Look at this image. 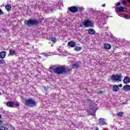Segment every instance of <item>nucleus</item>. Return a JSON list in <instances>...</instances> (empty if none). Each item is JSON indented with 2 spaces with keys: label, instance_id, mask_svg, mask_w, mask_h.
<instances>
[{
  "label": "nucleus",
  "instance_id": "1",
  "mask_svg": "<svg viewBox=\"0 0 130 130\" xmlns=\"http://www.w3.org/2000/svg\"><path fill=\"white\" fill-rule=\"evenodd\" d=\"M71 71L69 67H66V66H59L56 67L53 70V72L57 75H63V74H68Z\"/></svg>",
  "mask_w": 130,
  "mask_h": 130
},
{
  "label": "nucleus",
  "instance_id": "2",
  "mask_svg": "<svg viewBox=\"0 0 130 130\" xmlns=\"http://www.w3.org/2000/svg\"><path fill=\"white\" fill-rule=\"evenodd\" d=\"M43 22V19L39 18L38 20L33 19H29L28 20H25L24 23L27 27H32L33 26H37L39 23Z\"/></svg>",
  "mask_w": 130,
  "mask_h": 130
},
{
  "label": "nucleus",
  "instance_id": "3",
  "mask_svg": "<svg viewBox=\"0 0 130 130\" xmlns=\"http://www.w3.org/2000/svg\"><path fill=\"white\" fill-rule=\"evenodd\" d=\"M25 104L26 106H28V107H34V106H36L37 105V102L31 99H28L25 100Z\"/></svg>",
  "mask_w": 130,
  "mask_h": 130
},
{
  "label": "nucleus",
  "instance_id": "4",
  "mask_svg": "<svg viewBox=\"0 0 130 130\" xmlns=\"http://www.w3.org/2000/svg\"><path fill=\"white\" fill-rule=\"evenodd\" d=\"M121 78H122L121 74H114L112 75L111 80H112L113 81L121 82Z\"/></svg>",
  "mask_w": 130,
  "mask_h": 130
},
{
  "label": "nucleus",
  "instance_id": "5",
  "mask_svg": "<svg viewBox=\"0 0 130 130\" xmlns=\"http://www.w3.org/2000/svg\"><path fill=\"white\" fill-rule=\"evenodd\" d=\"M126 11H127V8H124L122 6L117 7V14L118 16H120V17H122V15H120V13H121V12H126Z\"/></svg>",
  "mask_w": 130,
  "mask_h": 130
},
{
  "label": "nucleus",
  "instance_id": "6",
  "mask_svg": "<svg viewBox=\"0 0 130 130\" xmlns=\"http://www.w3.org/2000/svg\"><path fill=\"white\" fill-rule=\"evenodd\" d=\"M83 25L85 28H87V27H92L93 26V23L90 20L87 19L83 22Z\"/></svg>",
  "mask_w": 130,
  "mask_h": 130
},
{
  "label": "nucleus",
  "instance_id": "7",
  "mask_svg": "<svg viewBox=\"0 0 130 130\" xmlns=\"http://www.w3.org/2000/svg\"><path fill=\"white\" fill-rule=\"evenodd\" d=\"M68 10L71 13H77L78 11H79V9H78V7L76 6H72L71 7L68 8Z\"/></svg>",
  "mask_w": 130,
  "mask_h": 130
},
{
  "label": "nucleus",
  "instance_id": "8",
  "mask_svg": "<svg viewBox=\"0 0 130 130\" xmlns=\"http://www.w3.org/2000/svg\"><path fill=\"white\" fill-rule=\"evenodd\" d=\"M96 110H95V107H93L92 108H90L89 110V115H92V116H94Z\"/></svg>",
  "mask_w": 130,
  "mask_h": 130
},
{
  "label": "nucleus",
  "instance_id": "9",
  "mask_svg": "<svg viewBox=\"0 0 130 130\" xmlns=\"http://www.w3.org/2000/svg\"><path fill=\"white\" fill-rule=\"evenodd\" d=\"M99 124L101 125H106L107 124V123L106 122V121H105V119L103 118H101L99 119Z\"/></svg>",
  "mask_w": 130,
  "mask_h": 130
},
{
  "label": "nucleus",
  "instance_id": "10",
  "mask_svg": "<svg viewBox=\"0 0 130 130\" xmlns=\"http://www.w3.org/2000/svg\"><path fill=\"white\" fill-rule=\"evenodd\" d=\"M13 55H16V51L14 49H11L9 50L8 56H13Z\"/></svg>",
  "mask_w": 130,
  "mask_h": 130
},
{
  "label": "nucleus",
  "instance_id": "11",
  "mask_svg": "<svg viewBox=\"0 0 130 130\" xmlns=\"http://www.w3.org/2000/svg\"><path fill=\"white\" fill-rule=\"evenodd\" d=\"M123 90L125 91V92H127L130 91V85L126 84L123 87Z\"/></svg>",
  "mask_w": 130,
  "mask_h": 130
},
{
  "label": "nucleus",
  "instance_id": "12",
  "mask_svg": "<svg viewBox=\"0 0 130 130\" xmlns=\"http://www.w3.org/2000/svg\"><path fill=\"white\" fill-rule=\"evenodd\" d=\"M88 33L89 35H95L96 31L93 28H89L88 29Z\"/></svg>",
  "mask_w": 130,
  "mask_h": 130
},
{
  "label": "nucleus",
  "instance_id": "13",
  "mask_svg": "<svg viewBox=\"0 0 130 130\" xmlns=\"http://www.w3.org/2000/svg\"><path fill=\"white\" fill-rule=\"evenodd\" d=\"M6 106L8 107H14L15 106V103L14 102L9 101L6 103Z\"/></svg>",
  "mask_w": 130,
  "mask_h": 130
},
{
  "label": "nucleus",
  "instance_id": "14",
  "mask_svg": "<svg viewBox=\"0 0 130 130\" xmlns=\"http://www.w3.org/2000/svg\"><path fill=\"white\" fill-rule=\"evenodd\" d=\"M123 82L124 84H129V83L130 82L129 77L127 76L125 77L124 79L123 80Z\"/></svg>",
  "mask_w": 130,
  "mask_h": 130
},
{
  "label": "nucleus",
  "instance_id": "15",
  "mask_svg": "<svg viewBox=\"0 0 130 130\" xmlns=\"http://www.w3.org/2000/svg\"><path fill=\"white\" fill-rule=\"evenodd\" d=\"M68 45H69L70 47H75L76 46V42H75L74 41H71L68 42Z\"/></svg>",
  "mask_w": 130,
  "mask_h": 130
},
{
  "label": "nucleus",
  "instance_id": "16",
  "mask_svg": "<svg viewBox=\"0 0 130 130\" xmlns=\"http://www.w3.org/2000/svg\"><path fill=\"white\" fill-rule=\"evenodd\" d=\"M6 51H3L0 52V58H1L2 59H3V58H5V57H6Z\"/></svg>",
  "mask_w": 130,
  "mask_h": 130
},
{
  "label": "nucleus",
  "instance_id": "17",
  "mask_svg": "<svg viewBox=\"0 0 130 130\" xmlns=\"http://www.w3.org/2000/svg\"><path fill=\"white\" fill-rule=\"evenodd\" d=\"M119 90V87H118V85H114L113 86V91L114 92H118Z\"/></svg>",
  "mask_w": 130,
  "mask_h": 130
},
{
  "label": "nucleus",
  "instance_id": "18",
  "mask_svg": "<svg viewBox=\"0 0 130 130\" xmlns=\"http://www.w3.org/2000/svg\"><path fill=\"white\" fill-rule=\"evenodd\" d=\"M104 48H105V49H108L109 50L111 48V45H110V44H105L104 45Z\"/></svg>",
  "mask_w": 130,
  "mask_h": 130
},
{
  "label": "nucleus",
  "instance_id": "19",
  "mask_svg": "<svg viewBox=\"0 0 130 130\" xmlns=\"http://www.w3.org/2000/svg\"><path fill=\"white\" fill-rule=\"evenodd\" d=\"M5 9L8 12H10L12 10V6L10 5H7L5 6Z\"/></svg>",
  "mask_w": 130,
  "mask_h": 130
},
{
  "label": "nucleus",
  "instance_id": "20",
  "mask_svg": "<svg viewBox=\"0 0 130 130\" xmlns=\"http://www.w3.org/2000/svg\"><path fill=\"white\" fill-rule=\"evenodd\" d=\"M72 67L73 69H78L79 67H80V65L78 64V63H75L73 64Z\"/></svg>",
  "mask_w": 130,
  "mask_h": 130
},
{
  "label": "nucleus",
  "instance_id": "21",
  "mask_svg": "<svg viewBox=\"0 0 130 130\" xmlns=\"http://www.w3.org/2000/svg\"><path fill=\"white\" fill-rule=\"evenodd\" d=\"M81 49H82V47L80 46H75L74 48V50H75V51H80Z\"/></svg>",
  "mask_w": 130,
  "mask_h": 130
},
{
  "label": "nucleus",
  "instance_id": "22",
  "mask_svg": "<svg viewBox=\"0 0 130 130\" xmlns=\"http://www.w3.org/2000/svg\"><path fill=\"white\" fill-rule=\"evenodd\" d=\"M43 10L45 11V12H49V11H50V12H52V10L51 9H50L49 8H48V7H45L43 8Z\"/></svg>",
  "mask_w": 130,
  "mask_h": 130
},
{
  "label": "nucleus",
  "instance_id": "23",
  "mask_svg": "<svg viewBox=\"0 0 130 130\" xmlns=\"http://www.w3.org/2000/svg\"><path fill=\"white\" fill-rule=\"evenodd\" d=\"M50 40L53 43H55V42H56V38L55 37L50 38Z\"/></svg>",
  "mask_w": 130,
  "mask_h": 130
},
{
  "label": "nucleus",
  "instance_id": "24",
  "mask_svg": "<svg viewBox=\"0 0 130 130\" xmlns=\"http://www.w3.org/2000/svg\"><path fill=\"white\" fill-rule=\"evenodd\" d=\"M117 115H118V116H120V117H122V116H123V112H119L117 113Z\"/></svg>",
  "mask_w": 130,
  "mask_h": 130
},
{
  "label": "nucleus",
  "instance_id": "25",
  "mask_svg": "<svg viewBox=\"0 0 130 130\" xmlns=\"http://www.w3.org/2000/svg\"><path fill=\"white\" fill-rule=\"evenodd\" d=\"M0 130H9L8 128L4 126H0Z\"/></svg>",
  "mask_w": 130,
  "mask_h": 130
},
{
  "label": "nucleus",
  "instance_id": "26",
  "mask_svg": "<svg viewBox=\"0 0 130 130\" xmlns=\"http://www.w3.org/2000/svg\"><path fill=\"white\" fill-rule=\"evenodd\" d=\"M5 63H6L5 60H4V59L1 60L0 59V64H4Z\"/></svg>",
  "mask_w": 130,
  "mask_h": 130
},
{
  "label": "nucleus",
  "instance_id": "27",
  "mask_svg": "<svg viewBox=\"0 0 130 130\" xmlns=\"http://www.w3.org/2000/svg\"><path fill=\"white\" fill-rule=\"evenodd\" d=\"M87 101L88 103H89V104H92V103H93V101H92V100L90 99H87Z\"/></svg>",
  "mask_w": 130,
  "mask_h": 130
},
{
  "label": "nucleus",
  "instance_id": "28",
  "mask_svg": "<svg viewBox=\"0 0 130 130\" xmlns=\"http://www.w3.org/2000/svg\"><path fill=\"white\" fill-rule=\"evenodd\" d=\"M123 16V15H122V17ZM123 17L125 18V19H127V20H128V19H129V16L128 15H125L123 16Z\"/></svg>",
  "mask_w": 130,
  "mask_h": 130
},
{
  "label": "nucleus",
  "instance_id": "29",
  "mask_svg": "<svg viewBox=\"0 0 130 130\" xmlns=\"http://www.w3.org/2000/svg\"><path fill=\"white\" fill-rule=\"evenodd\" d=\"M89 13L93 14L94 13H95V11L93 9H89Z\"/></svg>",
  "mask_w": 130,
  "mask_h": 130
},
{
  "label": "nucleus",
  "instance_id": "30",
  "mask_svg": "<svg viewBox=\"0 0 130 130\" xmlns=\"http://www.w3.org/2000/svg\"><path fill=\"white\" fill-rule=\"evenodd\" d=\"M98 94H103V91H102V90H99V91H98Z\"/></svg>",
  "mask_w": 130,
  "mask_h": 130
},
{
  "label": "nucleus",
  "instance_id": "31",
  "mask_svg": "<svg viewBox=\"0 0 130 130\" xmlns=\"http://www.w3.org/2000/svg\"><path fill=\"white\" fill-rule=\"evenodd\" d=\"M110 37H111V38H112L113 41H115V38H114V37H113V35H111L110 36Z\"/></svg>",
  "mask_w": 130,
  "mask_h": 130
},
{
  "label": "nucleus",
  "instance_id": "32",
  "mask_svg": "<svg viewBox=\"0 0 130 130\" xmlns=\"http://www.w3.org/2000/svg\"><path fill=\"white\" fill-rule=\"evenodd\" d=\"M4 14V12L3 10H2L1 9H0V15H3Z\"/></svg>",
  "mask_w": 130,
  "mask_h": 130
},
{
  "label": "nucleus",
  "instance_id": "33",
  "mask_svg": "<svg viewBox=\"0 0 130 130\" xmlns=\"http://www.w3.org/2000/svg\"><path fill=\"white\" fill-rule=\"evenodd\" d=\"M14 105H15L16 107H18V106H20V103H17L15 105L14 104Z\"/></svg>",
  "mask_w": 130,
  "mask_h": 130
},
{
  "label": "nucleus",
  "instance_id": "34",
  "mask_svg": "<svg viewBox=\"0 0 130 130\" xmlns=\"http://www.w3.org/2000/svg\"><path fill=\"white\" fill-rule=\"evenodd\" d=\"M120 3L118 2V3L116 4V7H119V6H120Z\"/></svg>",
  "mask_w": 130,
  "mask_h": 130
},
{
  "label": "nucleus",
  "instance_id": "35",
  "mask_svg": "<svg viewBox=\"0 0 130 130\" xmlns=\"http://www.w3.org/2000/svg\"><path fill=\"white\" fill-rule=\"evenodd\" d=\"M122 4H123V5H125V4H126V2H125V1H123L122 2Z\"/></svg>",
  "mask_w": 130,
  "mask_h": 130
},
{
  "label": "nucleus",
  "instance_id": "36",
  "mask_svg": "<svg viewBox=\"0 0 130 130\" xmlns=\"http://www.w3.org/2000/svg\"><path fill=\"white\" fill-rule=\"evenodd\" d=\"M118 87H120V88H121V87H122V84L119 85Z\"/></svg>",
  "mask_w": 130,
  "mask_h": 130
},
{
  "label": "nucleus",
  "instance_id": "37",
  "mask_svg": "<svg viewBox=\"0 0 130 130\" xmlns=\"http://www.w3.org/2000/svg\"><path fill=\"white\" fill-rule=\"evenodd\" d=\"M0 124H3V121L2 120H0Z\"/></svg>",
  "mask_w": 130,
  "mask_h": 130
},
{
  "label": "nucleus",
  "instance_id": "38",
  "mask_svg": "<svg viewBox=\"0 0 130 130\" xmlns=\"http://www.w3.org/2000/svg\"><path fill=\"white\" fill-rule=\"evenodd\" d=\"M105 6H106V4H103V5H102V7H103V8H104V7H105Z\"/></svg>",
  "mask_w": 130,
  "mask_h": 130
},
{
  "label": "nucleus",
  "instance_id": "39",
  "mask_svg": "<svg viewBox=\"0 0 130 130\" xmlns=\"http://www.w3.org/2000/svg\"><path fill=\"white\" fill-rule=\"evenodd\" d=\"M94 129H95V130H99V128H98V127H96V128H95Z\"/></svg>",
  "mask_w": 130,
  "mask_h": 130
},
{
  "label": "nucleus",
  "instance_id": "40",
  "mask_svg": "<svg viewBox=\"0 0 130 130\" xmlns=\"http://www.w3.org/2000/svg\"><path fill=\"white\" fill-rule=\"evenodd\" d=\"M123 104H126V102H124L123 103Z\"/></svg>",
  "mask_w": 130,
  "mask_h": 130
},
{
  "label": "nucleus",
  "instance_id": "41",
  "mask_svg": "<svg viewBox=\"0 0 130 130\" xmlns=\"http://www.w3.org/2000/svg\"><path fill=\"white\" fill-rule=\"evenodd\" d=\"M57 50H58V51H60V49H57Z\"/></svg>",
  "mask_w": 130,
  "mask_h": 130
},
{
  "label": "nucleus",
  "instance_id": "42",
  "mask_svg": "<svg viewBox=\"0 0 130 130\" xmlns=\"http://www.w3.org/2000/svg\"><path fill=\"white\" fill-rule=\"evenodd\" d=\"M2 118V115L0 114V119Z\"/></svg>",
  "mask_w": 130,
  "mask_h": 130
},
{
  "label": "nucleus",
  "instance_id": "43",
  "mask_svg": "<svg viewBox=\"0 0 130 130\" xmlns=\"http://www.w3.org/2000/svg\"><path fill=\"white\" fill-rule=\"evenodd\" d=\"M127 2H128V3H130V0H127Z\"/></svg>",
  "mask_w": 130,
  "mask_h": 130
},
{
  "label": "nucleus",
  "instance_id": "44",
  "mask_svg": "<svg viewBox=\"0 0 130 130\" xmlns=\"http://www.w3.org/2000/svg\"><path fill=\"white\" fill-rule=\"evenodd\" d=\"M2 95V92L0 91V96Z\"/></svg>",
  "mask_w": 130,
  "mask_h": 130
},
{
  "label": "nucleus",
  "instance_id": "45",
  "mask_svg": "<svg viewBox=\"0 0 130 130\" xmlns=\"http://www.w3.org/2000/svg\"><path fill=\"white\" fill-rule=\"evenodd\" d=\"M80 10H83V8H80Z\"/></svg>",
  "mask_w": 130,
  "mask_h": 130
},
{
  "label": "nucleus",
  "instance_id": "46",
  "mask_svg": "<svg viewBox=\"0 0 130 130\" xmlns=\"http://www.w3.org/2000/svg\"><path fill=\"white\" fill-rule=\"evenodd\" d=\"M44 88H45V89H46V87H44Z\"/></svg>",
  "mask_w": 130,
  "mask_h": 130
},
{
  "label": "nucleus",
  "instance_id": "47",
  "mask_svg": "<svg viewBox=\"0 0 130 130\" xmlns=\"http://www.w3.org/2000/svg\"><path fill=\"white\" fill-rule=\"evenodd\" d=\"M46 55V56H47V55Z\"/></svg>",
  "mask_w": 130,
  "mask_h": 130
},
{
  "label": "nucleus",
  "instance_id": "48",
  "mask_svg": "<svg viewBox=\"0 0 130 130\" xmlns=\"http://www.w3.org/2000/svg\"><path fill=\"white\" fill-rule=\"evenodd\" d=\"M78 9H80V8L78 7Z\"/></svg>",
  "mask_w": 130,
  "mask_h": 130
}]
</instances>
